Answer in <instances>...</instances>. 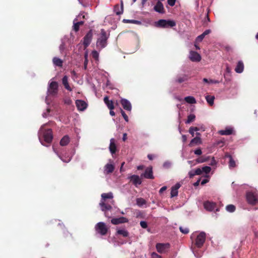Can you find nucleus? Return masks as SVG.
Returning a JSON list of instances; mask_svg holds the SVG:
<instances>
[{
    "label": "nucleus",
    "instance_id": "0eeeda50",
    "mask_svg": "<svg viewBox=\"0 0 258 258\" xmlns=\"http://www.w3.org/2000/svg\"><path fill=\"white\" fill-rule=\"evenodd\" d=\"M58 92V84L56 82H51L49 84L47 88V96H55Z\"/></svg>",
    "mask_w": 258,
    "mask_h": 258
},
{
    "label": "nucleus",
    "instance_id": "423d86ee",
    "mask_svg": "<svg viewBox=\"0 0 258 258\" xmlns=\"http://www.w3.org/2000/svg\"><path fill=\"white\" fill-rule=\"evenodd\" d=\"M170 248L169 243H158L156 245V248L160 253H166L168 252Z\"/></svg>",
    "mask_w": 258,
    "mask_h": 258
},
{
    "label": "nucleus",
    "instance_id": "9b49d317",
    "mask_svg": "<svg viewBox=\"0 0 258 258\" xmlns=\"http://www.w3.org/2000/svg\"><path fill=\"white\" fill-rule=\"evenodd\" d=\"M110 163H107L104 167V173L108 174L112 173L115 168L114 165L112 163L111 160H109Z\"/></svg>",
    "mask_w": 258,
    "mask_h": 258
},
{
    "label": "nucleus",
    "instance_id": "f8f14e48",
    "mask_svg": "<svg viewBox=\"0 0 258 258\" xmlns=\"http://www.w3.org/2000/svg\"><path fill=\"white\" fill-rule=\"evenodd\" d=\"M76 104L78 109L80 111H84L87 107L86 102L82 100H77Z\"/></svg>",
    "mask_w": 258,
    "mask_h": 258
},
{
    "label": "nucleus",
    "instance_id": "39448f33",
    "mask_svg": "<svg viewBox=\"0 0 258 258\" xmlns=\"http://www.w3.org/2000/svg\"><path fill=\"white\" fill-rule=\"evenodd\" d=\"M95 229L97 233L101 235H105L108 231V228L106 224L102 222L98 223L95 226Z\"/></svg>",
    "mask_w": 258,
    "mask_h": 258
},
{
    "label": "nucleus",
    "instance_id": "bb28decb",
    "mask_svg": "<svg viewBox=\"0 0 258 258\" xmlns=\"http://www.w3.org/2000/svg\"><path fill=\"white\" fill-rule=\"evenodd\" d=\"M114 12L117 15H120L123 13V7H120L118 5H116L114 6Z\"/></svg>",
    "mask_w": 258,
    "mask_h": 258
},
{
    "label": "nucleus",
    "instance_id": "4c0bfd02",
    "mask_svg": "<svg viewBox=\"0 0 258 258\" xmlns=\"http://www.w3.org/2000/svg\"><path fill=\"white\" fill-rule=\"evenodd\" d=\"M229 157L230 158L229 163V167H232V168L235 167L236 164H235L234 160L233 159V158H232V157L231 156H229Z\"/></svg>",
    "mask_w": 258,
    "mask_h": 258
},
{
    "label": "nucleus",
    "instance_id": "58836bf2",
    "mask_svg": "<svg viewBox=\"0 0 258 258\" xmlns=\"http://www.w3.org/2000/svg\"><path fill=\"white\" fill-rule=\"evenodd\" d=\"M123 22H125L126 23H134V24H141V22L140 21H137V20H126V19H124L123 20Z\"/></svg>",
    "mask_w": 258,
    "mask_h": 258
},
{
    "label": "nucleus",
    "instance_id": "412c9836",
    "mask_svg": "<svg viewBox=\"0 0 258 258\" xmlns=\"http://www.w3.org/2000/svg\"><path fill=\"white\" fill-rule=\"evenodd\" d=\"M109 149L112 154L115 153L116 151V146L115 143V140L113 138L111 139L110 140Z\"/></svg>",
    "mask_w": 258,
    "mask_h": 258
},
{
    "label": "nucleus",
    "instance_id": "e433bc0d",
    "mask_svg": "<svg viewBox=\"0 0 258 258\" xmlns=\"http://www.w3.org/2000/svg\"><path fill=\"white\" fill-rule=\"evenodd\" d=\"M202 172L205 173L206 174L209 173L211 170V168L209 166H204L202 168Z\"/></svg>",
    "mask_w": 258,
    "mask_h": 258
},
{
    "label": "nucleus",
    "instance_id": "2f4dec72",
    "mask_svg": "<svg viewBox=\"0 0 258 258\" xmlns=\"http://www.w3.org/2000/svg\"><path fill=\"white\" fill-rule=\"evenodd\" d=\"M215 97L214 96L207 95L206 96V99L207 102L210 105H213L214 104Z\"/></svg>",
    "mask_w": 258,
    "mask_h": 258
},
{
    "label": "nucleus",
    "instance_id": "603ef678",
    "mask_svg": "<svg viewBox=\"0 0 258 258\" xmlns=\"http://www.w3.org/2000/svg\"><path fill=\"white\" fill-rule=\"evenodd\" d=\"M140 225L143 228H146L147 227V226H148L146 222L143 221H141Z\"/></svg>",
    "mask_w": 258,
    "mask_h": 258
},
{
    "label": "nucleus",
    "instance_id": "f03ea898",
    "mask_svg": "<svg viewBox=\"0 0 258 258\" xmlns=\"http://www.w3.org/2000/svg\"><path fill=\"white\" fill-rule=\"evenodd\" d=\"M44 126L45 124L43 125L39 131V138L40 140L41 138L43 137L45 142L50 143L53 138L52 131L50 129L45 130Z\"/></svg>",
    "mask_w": 258,
    "mask_h": 258
},
{
    "label": "nucleus",
    "instance_id": "4be33fe9",
    "mask_svg": "<svg viewBox=\"0 0 258 258\" xmlns=\"http://www.w3.org/2000/svg\"><path fill=\"white\" fill-rule=\"evenodd\" d=\"M154 10L161 14L164 13V9L163 4L160 2H158L154 8Z\"/></svg>",
    "mask_w": 258,
    "mask_h": 258
},
{
    "label": "nucleus",
    "instance_id": "473e14b6",
    "mask_svg": "<svg viewBox=\"0 0 258 258\" xmlns=\"http://www.w3.org/2000/svg\"><path fill=\"white\" fill-rule=\"evenodd\" d=\"M53 150L54 152L57 155V156L59 157V158L64 162L68 163L71 160V157L70 156L67 157V158H63L62 157H60L58 154V153L55 151V149L53 148Z\"/></svg>",
    "mask_w": 258,
    "mask_h": 258
},
{
    "label": "nucleus",
    "instance_id": "cd10ccee",
    "mask_svg": "<svg viewBox=\"0 0 258 258\" xmlns=\"http://www.w3.org/2000/svg\"><path fill=\"white\" fill-rule=\"evenodd\" d=\"M70 142V138L68 136H64L60 141V145L62 146H66Z\"/></svg>",
    "mask_w": 258,
    "mask_h": 258
},
{
    "label": "nucleus",
    "instance_id": "680f3d73",
    "mask_svg": "<svg viewBox=\"0 0 258 258\" xmlns=\"http://www.w3.org/2000/svg\"><path fill=\"white\" fill-rule=\"evenodd\" d=\"M64 49V44L63 43L61 44L59 46V49L60 51H63Z\"/></svg>",
    "mask_w": 258,
    "mask_h": 258
},
{
    "label": "nucleus",
    "instance_id": "6e6d98bb",
    "mask_svg": "<svg viewBox=\"0 0 258 258\" xmlns=\"http://www.w3.org/2000/svg\"><path fill=\"white\" fill-rule=\"evenodd\" d=\"M176 0H168V4L170 6L172 7L175 5Z\"/></svg>",
    "mask_w": 258,
    "mask_h": 258
},
{
    "label": "nucleus",
    "instance_id": "6e6552de",
    "mask_svg": "<svg viewBox=\"0 0 258 258\" xmlns=\"http://www.w3.org/2000/svg\"><path fill=\"white\" fill-rule=\"evenodd\" d=\"M206 240V233L204 232H201L197 235L196 239V244L198 247H201L204 243Z\"/></svg>",
    "mask_w": 258,
    "mask_h": 258
},
{
    "label": "nucleus",
    "instance_id": "c85d7f7f",
    "mask_svg": "<svg viewBox=\"0 0 258 258\" xmlns=\"http://www.w3.org/2000/svg\"><path fill=\"white\" fill-rule=\"evenodd\" d=\"M117 233L119 235H122L123 237H126L128 236L129 234L128 231L124 229H119L117 230Z\"/></svg>",
    "mask_w": 258,
    "mask_h": 258
},
{
    "label": "nucleus",
    "instance_id": "b1692460",
    "mask_svg": "<svg viewBox=\"0 0 258 258\" xmlns=\"http://www.w3.org/2000/svg\"><path fill=\"white\" fill-rule=\"evenodd\" d=\"M244 69V64L242 61H239L235 68V71L237 73H241Z\"/></svg>",
    "mask_w": 258,
    "mask_h": 258
},
{
    "label": "nucleus",
    "instance_id": "49530a36",
    "mask_svg": "<svg viewBox=\"0 0 258 258\" xmlns=\"http://www.w3.org/2000/svg\"><path fill=\"white\" fill-rule=\"evenodd\" d=\"M194 127L195 131L197 132L198 131H205V127L203 125L199 127Z\"/></svg>",
    "mask_w": 258,
    "mask_h": 258
},
{
    "label": "nucleus",
    "instance_id": "a878e982",
    "mask_svg": "<svg viewBox=\"0 0 258 258\" xmlns=\"http://www.w3.org/2000/svg\"><path fill=\"white\" fill-rule=\"evenodd\" d=\"M62 84L63 85H64L65 88L70 91H72V89L70 87V86H69V83H68V78L67 76H64L62 79Z\"/></svg>",
    "mask_w": 258,
    "mask_h": 258
},
{
    "label": "nucleus",
    "instance_id": "8fccbe9b",
    "mask_svg": "<svg viewBox=\"0 0 258 258\" xmlns=\"http://www.w3.org/2000/svg\"><path fill=\"white\" fill-rule=\"evenodd\" d=\"M195 173L196 175H201L203 173L202 168H198L196 169L195 170Z\"/></svg>",
    "mask_w": 258,
    "mask_h": 258
},
{
    "label": "nucleus",
    "instance_id": "a18cd8bd",
    "mask_svg": "<svg viewBox=\"0 0 258 258\" xmlns=\"http://www.w3.org/2000/svg\"><path fill=\"white\" fill-rule=\"evenodd\" d=\"M120 112H121V115L123 116V117L124 119V120L126 122H128V116H127V115L124 112V111L122 109H120Z\"/></svg>",
    "mask_w": 258,
    "mask_h": 258
},
{
    "label": "nucleus",
    "instance_id": "6ab92c4d",
    "mask_svg": "<svg viewBox=\"0 0 258 258\" xmlns=\"http://www.w3.org/2000/svg\"><path fill=\"white\" fill-rule=\"evenodd\" d=\"M204 206L205 209L209 211H212L215 209L216 204L215 203L207 201L204 203Z\"/></svg>",
    "mask_w": 258,
    "mask_h": 258
},
{
    "label": "nucleus",
    "instance_id": "f704fd0d",
    "mask_svg": "<svg viewBox=\"0 0 258 258\" xmlns=\"http://www.w3.org/2000/svg\"><path fill=\"white\" fill-rule=\"evenodd\" d=\"M226 210L227 211L232 213L235 211V207L233 205H228L226 207Z\"/></svg>",
    "mask_w": 258,
    "mask_h": 258
},
{
    "label": "nucleus",
    "instance_id": "4468645a",
    "mask_svg": "<svg viewBox=\"0 0 258 258\" xmlns=\"http://www.w3.org/2000/svg\"><path fill=\"white\" fill-rule=\"evenodd\" d=\"M142 176H144L145 178L147 179H153L154 176L153 174L152 167H148L144 174H143Z\"/></svg>",
    "mask_w": 258,
    "mask_h": 258
},
{
    "label": "nucleus",
    "instance_id": "c756f323",
    "mask_svg": "<svg viewBox=\"0 0 258 258\" xmlns=\"http://www.w3.org/2000/svg\"><path fill=\"white\" fill-rule=\"evenodd\" d=\"M184 100L188 103L189 104H195L196 100L195 98L192 96H187L184 98Z\"/></svg>",
    "mask_w": 258,
    "mask_h": 258
},
{
    "label": "nucleus",
    "instance_id": "aec40b11",
    "mask_svg": "<svg viewBox=\"0 0 258 258\" xmlns=\"http://www.w3.org/2000/svg\"><path fill=\"white\" fill-rule=\"evenodd\" d=\"M180 187V184L178 183H176L174 186H172L171 189V197H176L178 195V189Z\"/></svg>",
    "mask_w": 258,
    "mask_h": 258
},
{
    "label": "nucleus",
    "instance_id": "0e129e2a",
    "mask_svg": "<svg viewBox=\"0 0 258 258\" xmlns=\"http://www.w3.org/2000/svg\"><path fill=\"white\" fill-rule=\"evenodd\" d=\"M105 205L106 206H108V205H109L112 208V206H113L114 205H112L111 203H110V200L108 201H106L105 202Z\"/></svg>",
    "mask_w": 258,
    "mask_h": 258
},
{
    "label": "nucleus",
    "instance_id": "774afa93",
    "mask_svg": "<svg viewBox=\"0 0 258 258\" xmlns=\"http://www.w3.org/2000/svg\"><path fill=\"white\" fill-rule=\"evenodd\" d=\"M144 168V166L143 165H139L137 166L138 170H142Z\"/></svg>",
    "mask_w": 258,
    "mask_h": 258
},
{
    "label": "nucleus",
    "instance_id": "9d476101",
    "mask_svg": "<svg viewBox=\"0 0 258 258\" xmlns=\"http://www.w3.org/2000/svg\"><path fill=\"white\" fill-rule=\"evenodd\" d=\"M189 58L192 61L199 62L201 60V56L198 52L194 51L189 52Z\"/></svg>",
    "mask_w": 258,
    "mask_h": 258
},
{
    "label": "nucleus",
    "instance_id": "37998d69",
    "mask_svg": "<svg viewBox=\"0 0 258 258\" xmlns=\"http://www.w3.org/2000/svg\"><path fill=\"white\" fill-rule=\"evenodd\" d=\"M76 20H77L76 19L74 21L73 29L76 32H77L79 30L80 26L79 25V23H77V22H75Z\"/></svg>",
    "mask_w": 258,
    "mask_h": 258
},
{
    "label": "nucleus",
    "instance_id": "a211bd4d",
    "mask_svg": "<svg viewBox=\"0 0 258 258\" xmlns=\"http://www.w3.org/2000/svg\"><path fill=\"white\" fill-rule=\"evenodd\" d=\"M197 137L192 139L189 144V146H192L194 145H199L202 143V141L200 138V134L199 133H196Z\"/></svg>",
    "mask_w": 258,
    "mask_h": 258
},
{
    "label": "nucleus",
    "instance_id": "5fc2aeb1",
    "mask_svg": "<svg viewBox=\"0 0 258 258\" xmlns=\"http://www.w3.org/2000/svg\"><path fill=\"white\" fill-rule=\"evenodd\" d=\"M195 132L196 131H195L194 127H190L189 128V132L192 135V137H194L195 135Z\"/></svg>",
    "mask_w": 258,
    "mask_h": 258
},
{
    "label": "nucleus",
    "instance_id": "052dcab7",
    "mask_svg": "<svg viewBox=\"0 0 258 258\" xmlns=\"http://www.w3.org/2000/svg\"><path fill=\"white\" fill-rule=\"evenodd\" d=\"M209 182V180L207 179H203L202 182H201V184L202 185H204L205 184H206V183L208 182Z\"/></svg>",
    "mask_w": 258,
    "mask_h": 258
},
{
    "label": "nucleus",
    "instance_id": "e2e57ef3",
    "mask_svg": "<svg viewBox=\"0 0 258 258\" xmlns=\"http://www.w3.org/2000/svg\"><path fill=\"white\" fill-rule=\"evenodd\" d=\"M216 163H216V162L215 160V159H214V158H213L212 159V160L211 161V162L210 165H216Z\"/></svg>",
    "mask_w": 258,
    "mask_h": 258
},
{
    "label": "nucleus",
    "instance_id": "72a5a7b5",
    "mask_svg": "<svg viewBox=\"0 0 258 258\" xmlns=\"http://www.w3.org/2000/svg\"><path fill=\"white\" fill-rule=\"evenodd\" d=\"M203 80L204 82L208 83V84H218L219 83V81H218L217 80H212V79L208 80L206 78H204Z\"/></svg>",
    "mask_w": 258,
    "mask_h": 258
},
{
    "label": "nucleus",
    "instance_id": "c9c22d12",
    "mask_svg": "<svg viewBox=\"0 0 258 258\" xmlns=\"http://www.w3.org/2000/svg\"><path fill=\"white\" fill-rule=\"evenodd\" d=\"M195 118L196 116L194 114H191L189 115L187 117V119L185 121V123L187 124L189 123L190 122L193 121L195 120Z\"/></svg>",
    "mask_w": 258,
    "mask_h": 258
},
{
    "label": "nucleus",
    "instance_id": "69168bd1",
    "mask_svg": "<svg viewBox=\"0 0 258 258\" xmlns=\"http://www.w3.org/2000/svg\"><path fill=\"white\" fill-rule=\"evenodd\" d=\"M110 110V114L111 116H114L115 115V112L113 111V109H109Z\"/></svg>",
    "mask_w": 258,
    "mask_h": 258
},
{
    "label": "nucleus",
    "instance_id": "864d4df0",
    "mask_svg": "<svg viewBox=\"0 0 258 258\" xmlns=\"http://www.w3.org/2000/svg\"><path fill=\"white\" fill-rule=\"evenodd\" d=\"M171 164L170 162L167 161L163 164V167L164 168H168L171 166Z\"/></svg>",
    "mask_w": 258,
    "mask_h": 258
},
{
    "label": "nucleus",
    "instance_id": "2eb2a0df",
    "mask_svg": "<svg viewBox=\"0 0 258 258\" xmlns=\"http://www.w3.org/2000/svg\"><path fill=\"white\" fill-rule=\"evenodd\" d=\"M218 133L221 135H230L233 134L234 130L232 127L227 126L224 130H220Z\"/></svg>",
    "mask_w": 258,
    "mask_h": 258
},
{
    "label": "nucleus",
    "instance_id": "bf43d9fd",
    "mask_svg": "<svg viewBox=\"0 0 258 258\" xmlns=\"http://www.w3.org/2000/svg\"><path fill=\"white\" fill-rule=\"evenodd\" d=\"M211 32V30L208 29L205 31L202 34L205 36L206 35L209 34Z\"/></svg>",
    "mask_w": 258,
    "mask_h": 258
},
{
    "label": "nucleus",
    "instance_id": "7ed1b4c3",
    "mask_svg": "<svg viewBox=\"0 0 258 258\" xmlns=\"http://www.w3.org/2000/svg\"><path fill=\"white\" fill-rule=\"evenodd\" d=\"M108 36L105 31L104 29L101 30L100 36L96 42V46L99 49L104 48L107 45V40Z\"/></svg>",
    "mask_w": 258,
    "mask_h": 258
},
{
    "label": "nucleus",
    "instance_id": "1a4fd4ad",
    "mask_svg": "<svg viewBox=\"0 0 258 258\" xmlns=\"http://www.w3.org/2000/svg\"><path fill=\"white\" fill-rule=\"evenodd\" d=\"M93 34L91 30L89 31L83 38V44L85 47L86 48L88 46L91 42L92 39Z\"/></svg>",
    "mask_w": 258,
    "mask_h": 258
},
{
    "label": "nucleus",
    "instance_id": "5701e85b",
    "mask_svg": "<svg viewBox=\"0 0 258 258\" xmlns=\"http://www.w3.org/2000/svg\"><path fill=\"white\" fill-rule=\"evenodd\" d=\"M104 101L109 109H114V107L113 101L112 100H109L107 96H105L104 98Z\"/></svg>",
    "mask_w": 258,
    "mask_h": 258
},
{
    "label": "nucleus",
    "instance_id": "7c9ffc66",
    "mask_svg": "<svg viewBox=\"0 0 258 258\" xmlns=\"http://www.w3.org/2000/svg\"><path fill=\"white\" fill-rule=\"evenodd\" d=\"M187 80V77L186 75L178 77L175 80V82L181 83Z\"/></svg>",
    "mask_w": 258,
    "mask_h": 258
},
{
    "label": "nucleus",
    "instance_id": "dca6fc26",
    "mask_svg": "<svg viewBox=\"0 0 258 258\" xmlns=\"http://www.w3.org/2000/svg\"><path fill=\"white\" fill-rule=\"evenodd\" d=\"M128 222L127 219L125 217H121L118 218H113L111 220L112 224L117 225L121 223H126Z\"/></svg>",
    "mask_w": 258,
    "mask_h": 258
},
{
    "label": "nucleus",
    "instance_id": "393cba45",
    "mask_svg": "<svg viewBox=\"0 0 258 258\" xmlns=\"http://www.w3.org/2000/svg\"><path fill=\"white\" fill-rule=\"evenodd\" d=\"M53 63L54 66L61 67L63 64V61L59 58L57 57H53L52 59Z\"/></svg>",
    "mask_w": 258,
    "mask_h": 258
},
{
    "label": "nucleus",
    "instance_id": "f3484780",
    "mask_svg": "<svg viewBox=\"0 0 258 258\" xmlns=\"http://www.w3.org/2000/svg\"><path fill=\"white\" fill-rule=\"evenodd\" d=\"M128 179L132 181L134 184H135L136 186L138 185H140L142 183L141 179L138 175H133L128 177Z\"/></svg>",
    "mask_w": 258,
    "mask_h": 258
},
{
    "label": "nucleus",
    "instance_id": "09e8293b",
    "mask_svg": "<svg viewBox=\"0 0 258 258\" xmlns=\"http://www.w3.org/2000/svg\"><path fill=\"white\" fill-rule=\"evenodd\" d=\"M151 258H162V256L157 253L153 252L151 254Z\"/></svg>",
    "mask_w": 258,
    "mask_h": 258
},
{
    "label": "nucleus",
    "instance_id": "20e7f679",
    "mask_svg": "<svg viewBox=\"0 0 258 258\" xmlns=\"http://www.w3.org/2000/svg\"><path fill=\"white\" fill-rule=\"evenodd\" d=\"M176 25V23L173 20L161 19L156 22V26L161 28L173 27Z\"/></svg>",
    "mask_w": 258,
    "mask_h": 258
},
{
    "label": "nucleus",
    "instance_id": "338daca9",
    "mask_svg": "<svg viewBox=\"0 0 258 258\" xmlns=\"http://www.w3.org/2000/svg\"><path fill=\"white\" fill-rule=\"evenodd\" d=\"M126 133H124L123 134V138H122V140L123 141H125L126 139Z\"/></svg>",
    "mask_w": 258,
    "mask_h": 258
},
{
    "label": "nucleus",
    "instance_id": "de8ad7c7",
    "mask_svg": "<svg viewBox=\"0 0 258 258\" xmlns=\"http://www.w3.org/2000/svg\"><path fill=\"white\" fill-rule=\"evenodd\" d=\"M179 229L180 231L183 234H187L189 232L188 229L187 228H183L182 227H180L179 228Z\"/></svg>",
    "mask_w": 258,
    "mask_h": 258
},
{
    "label": "nucleus",
    "instance_id": "4d7b16f0",
    "mask_svg": "<svg viewBox=\"0 0 258 258\" xmlns=\"http://www.w3.org/2000/svg\"><path fill=\"white\" fill-rule=\"evenodd\" d=\"M196 175V174H195V171L191 170L188 172V175L190 178H192Z\"/></svg>",
    "mask_w": 258,
    "mask_h": 258
},
{
    "label": "nucleus",
    "instance_id": "a19ab883",
    "mask_svg": "<svg viewBox=\"0 0 258 258\" xmlns=\"http://www.w3.org/2000/svg\"><path fill=\"white\" fill-rule=\"evenodd\" d=\"M145 203H146V202L143 199L140 198V199H138L137 200V204L138 205H139L140 206L145 204Z\"/></svg>",
    "mask_w": 258,
    "mask_h": 258
},
{
    "label": "nucleus",
    "instance_id": "f257e3e1",
    "mask_svg": "<svg viewBox=\"0 0 258 258\" xmlns=\"http://www.w3.org/2000/svg\"><path fill=\"white\" fill-rule=\"evenodd\" d=\"M113 196L112 192L103 193L101 195V200L99 203L101 209L104 212L105 216L108 218H110V216L108 215L107 211L111 210L112 207L109 206L105 205V202L107 199L110 200V203L112 205H114V201L113 200Z\"/></svg>",
    "mask_w": 258,
    "mask_h": 258
},
{
    "label": "nucleus",
    "instance_id": "ddd939ff",
    "mask_svg": "<svg viewBox=\"0 0 258 258\" xmlns=\"http://www.w3.org/2000/svg\"><path fill=\"white\" fill-rule=\"evenodd\" d=\"M120 103L123 107V108L127 110L131 111L132 110V105L130 102L126 99H121L120 100Z\"/></svg>",
    "mask_w": 258,
    "mask_h": 258
},
{
    "label": "nucleus",
    "instance_id": "13d9d810",
    "mask_svg": "<svg viewBox=\"0 0 258 258\" xmlns=\"http://www.w3.org/2000/svg\"><path fill=\"white\" fill-rule=\"evenodd\" d=\"M167 189V187L166 186H164L161 187L159 190V193L162 194L164 191H165Z\"/></svg>",
    "mask_w": 258,
    "mask_h": 258
},
{
    "label": "nucleus",
    "instance_id": "3c124183",
    "mask_svg": "<svg viewBox=\"0 0 258 258\" xmlns=\"http://www.w3.org/2000/svg\"><path fill=\"white\" fill-rule=\"evenodd\" d=\"M194 153L197 155H200L202 154V152L200 148H198L195 150Z\"/></svg>",
    "mask_w": 258,
    "mask_h": 258
},
{
    "label": "nucleus",
    "instance_id": "c03bdc74",
    "mask_svg": "<svg viewBox=\"0 0 258 258\" xmlns=\"http://www.w3.org/2000/svg\"><path fill=\"white\" fill-rule=\"evenodd\" d=\"M205 37V36L203 34L198 36L196 39V42L198 43V42H201L203 40V39Z\"/></svg>",
    "mask_w": 258,
    "mask_h": 258
},
{
    "label": "nucleus",
    "instance_id": "ea45409f",
    "mask_svg": "<svg viewBox=\"0 0 258 258\" xmlns=\"http://www.w3.org/2000/svg\"><path fill=\"white\" fill-rule=\"evenodd\" d=\"M92 55L94 58H95L96 60H99V53L96 50H93L92 52Z\"/></svg>",
    "mask_w": 258,
    "mask_h": 258
},
{
    "label": "nucleus",
    "instance_id": "79ce46f5",
    "mask_svg": "<svg viewBox=\"0 0 258 258\" xmlns=\"http://www.w3.org/2000/svg\"><path fill=\"white\" fill-rule=\"evenodd\" d=\"M84 57H85L84 69H87V64H88V52H87V51H86L85 53Z\"/></svg>",
    "mask_w": 258,
    "mask_h": 258
}]
</instances>
